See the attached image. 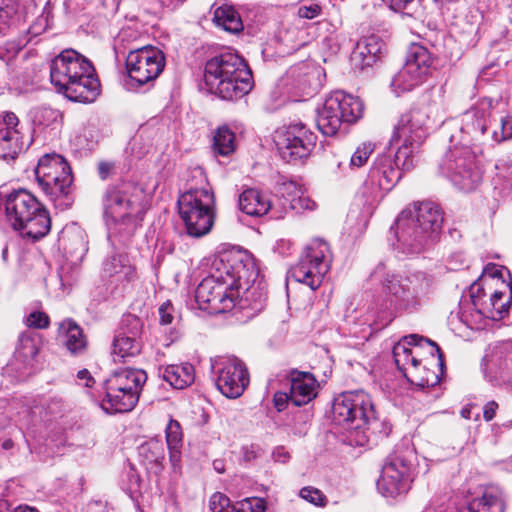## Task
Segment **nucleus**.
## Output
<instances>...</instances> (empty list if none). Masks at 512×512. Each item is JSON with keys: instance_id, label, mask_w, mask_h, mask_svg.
<instances>
[{"instance_id": "nucleus-1", "label": "nucleus", "mask_w": 512, "mask_h": 512, "mask_svg": "<svg viewBox=\"0 0 512 512\" xmlns=\"http://www.w3.org/2000/svg\"><path fill=\"white\" fill-rule=\"evenodd\" d=\"M255 276L254 260L240 249L225 250L214 257L209 274L198 284L195 300L202 310L213 314L230 311L237 305L239 281Z\"/></svg>"}, {"instance_id": "nucleus-2", "label": "nucleus", "mask_w": 512, "mask_h": 512, "mask_svg": "<svg viewBox=\"0 0 512 512\" xmlns=\"http://www.w3.org/2000/svg\"><path fill=\"white\" fill-rule=\"evenodd\" d=\"M428 116L421 109H414L401 115L394 128L391 144L402 141L395 153L377 156L369 171L370 180L380 189L389 191L401 178V170L408 171L414 167V154L425 141L428 128Z\"/></svg>"}, {"instance_id": "nucleus-3", "label": "nucleus", "mask_w": 512, "mask_h": 512, "mask_svg": "<svg viewBox=\"0 0 512 512\" xmlns=\"http://www.w3.org/2000/svg\"><path fill=\"white\" fill-rule=\"evenodd\" d=\"M51 83L71 101L91 103L99 95L100 83L92 63L73 49H66L50 64Z\"/></svg>"}, {"instance_id": "nucleus-4", "label": "nucleus", "mask_w": 512, "mask_h": 512, "mask_svg": "<svg viewBox=\"0 0 512 512\" xmlns=\"http://www.w3.org/2000/svg\"><path fill=\"white\" fill-rule=\"evenodd\" d=\"M442 223L438 205L432 202L414 204L397 218V248L409 255L425 251L437 240Z\"/></svg>"}, {"instance_id": "nucleus-5", "label": "nucleus", "mask_w": 512, "mask_h": 512, "mask_svg": "<svg viewBox=\"0 0 512 512\" xmlns=\"http://www.w3.org/2000/svg\"><path fill=\"white\" fill-rule=\"evenodd\" d=\"M204 83L207 89L224 100L243 97L252 89V73L236 53H222L205 64Z\"/></svg>"}, {"instance_id": "nucleus-6", "label": "nucleus", "mask_w": 512, "mask_h": 512, "mask_svg": "<svg viewBox=\"0 0 512 512\" xmlns=\"http://www.w3.org/2000/svg\"><path fill=\"white\" fill-rule=\"evenodd\" d=\"M144 193L134 184L123 183L106 190L103 198L104 214L110 218L114 232L130 238L144 214Z\"/></svg>"}, {"instance_id": "nucleus-7", "label": "nucleus", "mask_w": 512, "mask_h": 512, "mask_svg": "<svg viewBox=\"0 0 512 512\" xmlns=\"http://www.w3.org/2000/svg\"><path fill=\"white\" fill-rule=\"evenodd\" d=\"M5 212L11 226L23 238L37 241L45 237L51 229V219L46 208L25 189L7 195Z\"/></svg>"}, {"instance_id": "nucleus-8", "label": "nucleus", "mask_w": 512, "mask_h": 512, "mask_svg": "<svg viewBox=\"0 0 512 512\" xmlns=\"http://www.w3.org/2000/svg\"><path fill=\"white\" fill-rule=\"evenodd\" d=\"M442 175L464 192L475 190L482 180V168L476 150L467 144L455 145L439 163Z\"/></svg>"}, {"instance_id": "nucleus-9", "label": "nucleus", "mask_w": 512, "mask_h": 512, "mask_svg": "<svg viewBox=\"0 0 512 512\" xmlns=\"http://www.w3.org/2000/svg\"><path fill=\"white\" fill-rule=\"evenodd\" d=\"M214 206V194L207 187H191L179 197V214L189 236L199 238L210 232L214 224Z\"/></svg>"}, {"instance_id": "nucleus-10", "label": "nucleus", "mask_w": 512, "mask_h": 512, "mask_svg": "<svg viewBox=\"0 0 512 512\" xmlns=\"http://www.w3.org/2000/svg\"><path fill=\"white\" fill-rule=\"evenodd\" d=\"M39 186L58 206L69 207L72 199L69 196L73 176L67 161L59 154L42 156L35 169Z\"/></svg>"}, {"instance_id": "nucleus-11", "label": "nucleus", "mask_w": 512, "mask_h": 512, "mask_svg": "<svg viewBox=\"0 0 512 512\" xmlns=\"http://www.w3.org/2000/svg\"><path fill=\"white\" fill-rule=\"evenodd\" d=\"M363 109V102L358 97L335 91L318 110L317 127L324 135H335L343 122L354 123L361 118Z\"/></svg>"}, {"instance_id": "nucleus-12", "label": "nucleus", "mask_w": 512, "mask_h": 512, "mask_svg": "<svg viewBox=\"0 0 512 512\" xmlns=\"http://www.w3.org/2000/svg\"><path fill=\"white\" fill-rule=\"evenodd\" d=\"M333 420L347 429L362 430L376 421V412L369 394L363 390L348 391L334 399Z\"/></svg>"}, {"instance_id": "nucleus-13", "label": "nucleus", "mask_w": 512, "mask_h": 512, "mask_svg": "<svg viewBox=\"0 0 512 512\" xmlns=\"http://www.w3.org/2000/svg\"><path fill=\"white\" fill-rule=\"evenodd\" d=\"M433 284L434 279L431 275L416 271L406 276L387 275L383 281V288L386 294L393 297L397 307L408 310L420 304L429 294Z\"/></svg>"}, {"instance_id": "nucleus-14", "label": "nucleus", "mask_w": 512, "mask_h": 512, "mask_svg": "<svg viewBox=\"0 0 512 512\" xmlns=\"http://www.w3.org/2000/svg\"><path fill=\"white\" fill-rule=\"evenodd\" d=\"M280 157L288 162L307 158L316 145L317 136L302 123L278 128L273 137Z\"/></svg>"}, {"instance_id": "nucleus-15", "label": "nucleus", "mask_w": 512, "mask_h": 512, "mask_svg": "<svg viewBox=\"0 0 512 512\" xmlns=\"http://www.w3.org/2000/svg\"><path fill=\"white\" fill-rule=\"evenodd\" d=\"M165 55L159 48L147 45L131 50L126 57V70L134 87L154 82L165 67Z\"/></svg>"}, {"instance_id": "nucleus-16", "label": "nucleus", "mask_w": 512, "mask_h": 512, "mask_svg": "<svg viewBox=\"0 0 512 512\" xmlns=\"http://www.w3.org/2000/svg\"><path fill=\"white\" fill-rule=\"evenodd\" d=\"M329 252L328 244L321 239H314L307 247V252L291 271V277L316 290L322 283L324 275L329 269L326 260Z\"/></svg>"}, {"instance_id": "nucleus-17", "label": "nucleus", "mask_w": 512, "mask_h": 512, "mask_svg": "<svg viewBox=\"0 0 512 512\" xmlns=\"http://www.w3.org/2000/svg\"><path fill=\"white\" fill-rule=\"evenodd\" d=\"M432 57L422 45L413 44L402 69L393 77L391 85L400 92L412 90L430 74Z\"/></svg>"}, {"instance_id": "nucleus-18", "label": "nucleus", "mask_w": 512, "mask_h": 512, "mask_svg": "<svg viewBox=\"0 0 512 512\" xmlns=\"http://www.w3.org/2000/svg\"><path fill=\"white\" fill-rule=\"evenodd\" d=\"M412 462L404 455L387 458L377 481L378 491L385 497H395L410 488Z\"/></svg>"}, {"instance_id": "nucleus-19", "label": "nucleus", "mask_w": 512, "mask_h": 512, "mask_svg": "<svg viewBox=\"0 0 512 512\" xmlns=\"http://www.w3.org/2000/svg\"><path fill=\"white\" fill-rule=\"evenodd\" d=\"M218 366V390L227 398L240 397L249 384V373L245 364L237 357H227Z\"/></svg>"}, {"instance_id": "nucleus-20", "label": "nucleus", "mask_w": 512, "mask_h": 512, "mask_svg": "<svg viewBox=\"0 0 512 512\" xmlns=\"http://www.w3.org/2000/svg\"><path fill=\"white\" fill-rule=\"evenodd\" d=\"M122 328L115 336L112 345L114 362H125L128 358L138 355L141 351L139 336L142 331L141 320L128 315L122 320Z\"/></svg>"}, {"instance_id": "nucleus-21", "label": "nucleus", "mask_w": 512, "mask_h": 512, "mask_svg": "<svg viewBox=\"0 0 512 512\" xmlns=\"http://www.w3.org/2000/svg\"><path fill=\"white\" fill-rule=\"evenodd\" d=\"M490 108L491 102L482 100L463 114L461 126L463 141L471 142L474 146L483 142L491 114Z\"/></svg>"}, {"instance_id": "nucleus-22", "label": "nucleus", "mask_w": 512, "mask_h": 512, "mask_svg": "<svg viewBox=\"0 0 512 512\" xmlns=\"http://www.w3.org/2000/svg\"><path fill=\"white\" fill-rule=\"evenodd\" d=\"M24 146L18 117L13 112H5L0 117V157L15 159Z\"/></svg>"}, {"instance_id": "nucleus-23", "label": "nucleus", "mask_w": 512, "mask_h": 512, "mask_svg": "<svg viewBox=\"0 0 512 512\" xmlns=\"http://www.w3.org/2000/svg\"><path fill=\"white\" fill-rule=\"evenodd\" d=\"M421 341L427 342L429 345L435 348V351L438 356V365L443 366V353L440 349V347L435 343L434 341L424 338L422 336H419L417 334H410L408 336H405L402 341L398 342L393 347V358L395 361V364L397 368L405 374L408 366H412L414 369H418L420 366V361L418 358L414 355V352L409 346L411 345H419Z\"/></svg>"}, {"instance_id": "nucleus-24", "label": "nucleus", "mask_w": 512, "mask_h": 512, "mask_svg": "<svg viewBox=\"0 0 512 512\" xmlns=\"http://www.w3.org/2000/svg\"><path fill=\"white\" fill-rule=\"evenodd\" d=\"M290 397L295 406H302L313 400L316 395L318 382L313 374L293 370L290 374Z\"/></svg>"}, {"instance_id": "nucleus-25", "label": "nucleus", "mask_w": 512, "mask_h": 512, "mask_svg": "<svg viewBox=\"0 0 512 512\" xmlns=\"http://www.w3.org/2000/svg\"><path fill=\"white\" fill-rule=\"evenodd\" d=\"M142 387H124L112 393L105 390V398L101 403L102 409L107 413H124L131 411L139 400Z\"/></svg>"}, {"instance_id": "nucleus-26", "label": "nucleus", "mask_w": 512, "mask_h": 512, "mask_svg": "<svg viewBox=\"0 0 512 512\" xmlns=\"http://www.w3.org/2000/svg\"><path fill=\"white\" fill-rule=\"evenodd\" d=\"M147 380V374L142 369L122 368L115 370L107 379L104 380L105 390H111L112 393L118 392L124 387H143Z\"/></svg>"}, {"instance_id": "nucleus-27", "label": "nucleus", "mask_w": 512, "mask_h": 512, "mask_svg": "<svg viewBox=\"0 0 512 512\" xmlns=\"http://www.w3.org/2000/svg\"><path fill=\"white\" fill-rule=\"evenodd\" d=\"M255 276L249 281H239V298L237 305L240 308L250 307L252 310H261L266 300V294L263 291L260 283L256 284L259 271L254 264Z\"/></svg>"}, {"instance_id": "nucleus-28", "label": "nucleus", "mask_w": 512, "mask_h": 512, "mask_svg": "<svg viewBox=\"0 0 512 512\" xmlns=\"http://www.w3.org/2000/svg\"><path fill=\"white\" fill-rule=\"evenodd\" d=\"M505 503L502 491L497 487H487L481 497L473 499L468 507L460 512H504Z\"/></svg>"}, {"instance_id": "nucleus-29", "label": "nucleus", "mask_w": 512, "mask_h": 512, "mask_svg": "<svg viewBox=\"0 0 512 512\" xmlns=\"http://www.w3.org/2000/svg\"><path fill=\"white\" fill-rule=\"evenodd\" d=\"M160 377L175 389H184L195 380L194 366L188 362L167 365L159 369Z\"/></svg>"}, {"instance_id": "nucleus-30", "label": "nucleus", "mask_w": 512, "mask_h": 512, "mask_svg": "<svg viewBox=\"0 0 512 512\" xmlns=\"http://www.w3.org/2000/svg\"><path fill=\"white\" fill-rule=\"evenodd\" d=\"M239 208L249 216L260 217L268 213L271 208V202L267 195L250 188L240 194Z\"/></svg>"}, {"instance_id": "nucleus-31", "label": "nucleus", "mask_w": 512, "mask_h": 512, "mask_svg": "<svg viewBox=\"0 0 512 512\" xmlns=\"http://www.w3.org/2000/svg\"><path fill=\"white\" fill-rule=\"evenodd\" d=\"M102 275L104 278H115L116 281L129 282L135 276V269L127 255L115 254L103 262Z\"/></svg>"}, {"instance_id": "nucleus-32", "label": "nucleus", "mask_w": 512, "mask_h": 512, "mask_svg": "<svg viewBox=\"0 0 512 512\" xmlns=\"http://www.w3.org/2000/svg\"><path fill=\"white\" fill-rule=\"evenodd\" d=\"M60 333L62 342L67 350L73 354L78 355L85 351L87 346L86 337L83 330L72 320H65L60 325Z\"/></svg>"}, {"instance_id": "nucleus-33", "label": "nucleus", "mask_w": 512, "mask_h": 512, "mask_svg": "<svg viewBox=\"0 0 512 512\" xmlns=\"http://www.w3.org/2000/svg\"><path fill=\"white\" fill-rule=\"evenodd\" d=\"M383 48V42L377 35H369L359 40L353 51V59H360L362 66H371Z\"/></svg>"}, {"instance_id": "nucleus-34", "label": "nucleus", "mask_w": 512, "mask_h": 512, "mask_svg": "<svg viewBox=\"0 0 512 512\" xmlns=\"http://www.w3.org/2000/svg\"><path fill=\"white\" fill-rule=\"evenodd\" d=\"M215 23L230 33H239L243 30V23L239 13L230 5H222L214 11Z\"/></svg>"}, {"instance_id": "nucleus-35", "label": "nucleus", "mask_w": 512, "mask_h": 512, "mask_svg": "<svg viewBox=\"0 0 512 512\" xmlns=\"http://www.w3.org/2000/svg\"><path fill=\"white\" fill-rule=\"evenodd\" d=\"M511 293L506 302H501L504 297V293L501 291H494L489 300V306L480 309L479 312L485 315L486 317L497 319L502 318L504 314H506L510 307V301L512 299V283L509 282L507 284Z\"/></svg>"}, {"instance_id": "nucleus-36", "label": "nucleus", "mask_w": 512, "mask_h": 512, "mask_svg": "<svg viewBox=\"0 0 512 512\" xmlns=\"http://www.w3.org/2000/svg\"><path fill=\"white\" fill-rule=\"evenodd\" d=\"M62 240L65 241V250L78 259L88 250L85 233L78 228L64 232Z\"/></svg>"}, {"instance_id": "nucleus-37", "label": "nucleus", "mask_w": 512, "mask_h": 512, "mask_svg": "<svg viewBox=\"0 0 512 512\" xmlns=\"http://www.w3.org/2000/svg\"><path fill=\"white\" fill-rule=\"evenodd\" d=\"M213 151L220 156H228L235 151V134L226 126L217 129L213 137Z\"/></svg>"}, {"instance_id": "nucleus-38", "label": "nucleus", "mask_w": 512, "mask_h": 512, "mask_svg": "<svg viewBox=\"0 0 512 512\" xmlns=\"http://www.w3.org/2000/svg\"><path fill=\"white\" fill-rule=\"evenodd\" d=\"M18 0H0V36L6 34L18 10Z\"/></svg>"}, {"instance_id": "nucleus-39", "label": "nucleus", "mask_w": 512, "mask_h": 512, "mask_svg": "<svg viewBox=\"0 0 512 512\" xmlns=\"http://www.w3.org/2000/svg\"><path fill=\"white\" fill-rule=\"evenodd\" d=\"M485 377L495 386L505 384L512 387V349L505 355L503 367L500 372V378L494 377L487 372H485Z\"/></svg>"}, {"instance_id": "nucleus-40", "label": "nucleus", "mask_w": 512, "mask_h": 512, "mask_svg": "<svg viewBox=\"0 0 512 512\" xmlns=\"http://www.w3.org/2000/svg\"><path fill=\"white\" fill-rule=\"evenodd\" d=\"M375 150V144L368 141L361 143L350 157V167L360 168L366 164Z\"/></svg>"}, {"instance_id": "nucleus-41", "label": "nucleus", "mask_w": 512, "mask_h": 512, "mask_svg": "<svg viewBox=\"0 0 512 512\" xmlns=\"http://www.w3.org/2000/svg\"><path fill=\"white\" fill-rule=\"evenodd\" d=\"M266 502L262 498L252 497L234 504V512H265Z\"/></svg>"}, {"instance_id": "nucleus-42", "label": "nucleus", "mask_w": 512, "mask_h": 512, "mask_svg": "<svg viewBox=\"0 0 512 512\" xmlns=\"http://www.w3.org/2000/svg\"><path fill=\"white\" fill-rule=\"evenodd\" d=\"M209 508L212 512H234V504L231 503L230 499L220 493H214L209 501Z\"/></svg>"}, {"instance_id": "nucleus-43", "label": "nucleus", "mask_w": 512, "mask_h": 512, "mask_svg": "<svg viewBox=\"0 0 512 512\" xmlns=\"http://www.w3.org/2000/svg\"><path fill=\"white\" fill-rule=\"evenodd\" d=\"M182 440V432L179 422L170 420L166 428V441L170 450H176Z\"/></svg>"}, {"instance_id": "nucleus-44", "label": "nucleus", "mask_w": 512, "mask_h": 512, "mask_svg": "<svg viewBox=\"0 0 512 512\" xmlns=\"http://www.w3.org/2000/svg\"><path fill=\"white\" fill-rule=\"evenodd\" d=\"M492 138L496 142L512 139V116H506L500 120V132L493 131Z\"/></svg>"}, {"instance_id": "nucleus-45", "label": "nucleus", "mask_w": 512, "mask_h": 512, "mask_svg": "<svg viewBox=\"0 0 512 512\" xmlns=\"http://www.w3.org/2000/svg\"><path fill=\"white\" fill-rule=\"evenodd\" d=\"M18 352L21 353L25 358L35 357L38 349L34 339L29 335H21L19 338Z\"/></svg>"}, {"instance_id": "nucleus-46", "label": "nucleus", "mask_w": 512, "mask_h": 512, "mask_svg": "<svg viewBox=\"0 0 512 512\" xmlns=\"http://www.w3.org/2000/svg\"><path fill=\"white\" fill-rule=\"evenodd\" d=\"M49 323V316L41 311H33L26 318V325L35 329H45Z\"/></svg>"}, {"instance_id": "nucleus-47", "label": "nucleus", "mask_w": 512, "mask_h": 512, "mask_svg": "<svg viewBox=\"0 0 512 512\" xmlns=\"http://www.w3.org/2000/svg\"><path fill=\"white\" fill-rule=\"evenodd\" d=\"M300 496L301 498L305 499L306 501L316 505V506H324L325 505V496L324 494L313 487H304L300 490Z\"/></svg>"}, {"instance_id": "nucleus-48", "label": "nucleus", "mask_w": 512, "mask_h": 512, "mask_svg": "<svg viewBox=\"0 0 512 512\" xmlns=\"http://www.w3.org/2000/svg\"><path fill=\"white\" fill-rule=\"evenodd\" d=\"M289 205L292 210L299 212L300 210H313L315 202L306 196L300 195L298 197L291 198Z\"/></svg>"}, {"instance_id": "nucleus-49", "label": "nucleus", "mask_w": 512, "mask_h": 512, "mask_svg": "<svg viewBox=\"0 0 512 512\" xmlns=\"http://www.w3.org/2000/svg\"><path fill=\"white\" fill-rule=\"evenodd\" d=\"M321 12V7L318 4H302L298 8V16L304 19H313L317 17Z\"/></svg>"}, {"instance_id": "nucleus-50", "label": "nucleus", "mask_w": 512, "mask_h": 512, "mask_svg": "<svg viewBox=\"0 0 512 512\" xmlns=\"http://www.w3.org/2000/svg\"><path fill=\"white\" fill-rule=\"evenodd\" d=\"M143 452H151L152 456L148 457V460L151 462H158L163 458V448L162 445L158 442H149L141 447Z\"/></svg>"}, {"instance_id": "nucleus-51", "label": "nucleus", "mask_w": 512, "mask_h": 512, "mask_svg": "<svg viewBox=\"0 0 512 512\" xmlns=\"http://www.w3.org/2000/svg\"><path fill=\"white\" fill-rule=\"evenodd\" d=\"M173 310V306L170 302L163 303L159 307L160 323L162 325H169L172 323L174 319Z\"/></svg>"}, {"instance_id": "nucleus-52", "label": "nucleus", "mask_w": 512, "mask_h": 512, "mask_svg": "<svg viewBox=\"0 0 512 512\" xmlns=\"http://www.w3.org/2000/svg\"><path fill=\"white\" fill-rule=\"evenodd\" d=\"M115 163L112 161H100L98 163V175L102 180H106L115 173Z\"/></svg>"}, {"instance_id": "nucleus-53", "label": "nucleus", "mask_w": 512, "mask_h": 512, "mask_svg": "<svg viewBox=\"0 0 512 512\" xmlns=\"http://www.w3.org/2000/svg\"><path fill=\"white\" fill-rule=\"evenodd\" d=\"M274 406L277 409V411L281 412L286 407L288 402H291L290 392H277L275 393L273 397Z\"/></svg>"}, {"instance_id": "nucleus-54", "label": "nucleus", "mask_w": 512, "mask_h": 512, "mask_svg": "<svg viewBox=\"0 0 512 512\" xmlns=\"http://www.w3.org/2000/svg\"><path fill=\"white\" fill-rule=\"evenodd\" d=\"M440 382V377L437 373L435 372H431V371H427L425 376H423L420 380V385L421 386H427V387H432V386H435L437 385L438 383Z\"/></svg>"}, {"instance_id": "nucleus-55", "label": "nucleus", "mask_w": 512, "mask_h": 512, "mask_svg": "<svg viewBox=\"0 0 512 512\" xmlns=\"http://www.w3.org/2000/svg\"><path fill=\"white\" fill-rule=\"evenodd\" d=\"M498 404L495 401L488 402L483 408V417L486 421H491L495 415Z\"/></svg>"}, {"instance_id": "nucleus-56", "label": "nucleus", "mask_w": 512, "mask_h": 512, "mask_svg": "<svg viewBox=\"0 0 512 512\" xmlns=\"http://www.w3.org/2000/svg\"><path fill=\"white\" fill-rule=\"evenodd\" d=\"M273 459L279 463H286L290 459V454L284 447H277L273 451Z\"/></svg>"}, {"instance_id": "nucleus-57", "label": "nucleus", "mask_w": 512, "mask_h": 512, "mask_svg": "<svg viewBox=\"0 0 512 512\" xmlns=\"http://www.w3.org/2000/svg\"><path fill=\"white\" fill-rule=\"evenodd\" d=\"M387 3L389 7L394 11H401L406 8V6L411 3L413 0H382Z\"/></svg>"}, {"instance_id": "nucleus-58", "label": "nucleus", "mask_w": 512, "mask_h": 512, "mask_svg": "<svg viewBox=\"0 0 512 512\" xmlns=\"http://www.w3.org/2000/svg\"><path fill=\"white\" fill-rule=\"evenodd\" d=\"M256 458H257V453L254 450L253 446L243 448V459L245 461H252V460H255Z\"/></svg>"}, {"instance_id": "nucleus-59", "label": "nucleus", "mask_w": 512, "mask_h": 512, "mask_svg": "<svg viewBox=\"0 0 512 512\" xmlns=\"http://www.w3.org/2000/svg\"><path fill=\"white\" fill-rule=\"evenodd\" d=\"M77 376L79 379H87V382L85 384L87 387H90L92 385L91 382H93V378L90 376L88 370H80Z\"/></svg>"}, {"instance_id": "nucleus-60", "label": "nucleus", "mask_w": 512, "mask_h": 512, "mask_svg": "<svg viewBox=\"0 0 512 512\" xmlns=\"http://www.w3.org/2000/svg\"><path fill=\"white\" fill-rule=\"evenodd\" d=\"M460 413L463 418L470 419L471 409L468 407H463Z\"/></svg>"}, {"instance_id": "nucleus-61", "label": "nucleus", "mask_w": 512, "mask_h": 512, "mask_svg": "<svg viewBox=\"0 0 512 512\" xmlns=\"http://www.w3.org/2000/svg\"><path fill=\"white\" fill-rule=\"evenodd\" d=\"M15 512H38L36 509L24 506V507H18Z\"/></svg>"}, {"instance_id": "nucleus-62", "label": "nucleus", "mask_w": 512, "mask_h": 512, "mask_svg": "<svg viewBox=\"0 0 512 512\" xmlns=\"http://www.w3.org/2000/svg\"><path fill=\"white\" fill-rule=\"evenodd\" d=\"M2 447L3 449L5 450H9L13 447V442L12 440L8 439V440H5L3 443H2Z\"/></svg>"}, {"instance_id": "nucleus-63", "label": "nucleus", "mask_w": 512, "mask_h": 512, "mask_svg": "<svg viewBox=\"0 0 512 512\" xmlns=\"http://www.w3.org/2000/svg\"><path fill=\"white\" fill-rule=\"evenodd\" d=\"M346 110V105H342L340 104V107L338 109V111L336 112V116H338V118H340V115L339 114H343L344 115V112Z\"/></svg>"}, {"instance_id": "nucleus-64", "label": "nucleus", "mask_w": 512, "mask_h": 512, "mask_svg": "<svg viewBox=\"0 0 512 512\" xmlns=\"http://www.w3.org/2000/svg\"><path fill=\"white\" fill-rule=\"evenodd\" d=\"M503 272H504L503 269H497V270H495L493 275L496 276V277H503Z\"/></svg>"}]
</instances>
